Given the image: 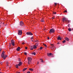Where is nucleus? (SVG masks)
Masks as SVG:
<instances>
[{"instance_id":"c756f323","label":"nucleus","mask_w":73,"mask_h":73,"mask_svg":"<svg viewBox=\"0 0 73 73\" xmlns=\"http://www.w3.org/2000/svg\"><path fill=\"white\" fill-rule=\"evenodd\" d=\"M24 54H25V55H27V53L25 52H24Z\"/></svg>"},{"instance_id":"b1692460","label":"nucleus","mask_w":73,"mask_h":73,"mask_svg":"<svg viewBox=\"0 0 73 73\" xmlns=\"http://www.w3.org/2000/svg\"><path fill=\"white\" fill-rule=\"evenodd\" d=\"M42 48H43L42 47H40L39 49L40 50H42Z\"/></svg>"},{"instance_id":"1a4fd4ad","label":"nucleus","mask_w":73,"mask_h":73,"mask_svg":"<svg viewBox=\"0 0 73 73\" xmlns=\"http://www.w3.org/2000/svg\"><path fill=\"white\" fill-rule=\"evenodd\" d=\"M33 49H36L37 48V46H36V45H33Z\"/></svg>"},{"instance_id":"6e6552de","label":"nucleus","mask_w":73,"mask_h":73,"mask_svg":"<svg viewBox=\"0 0 73 73\" xmlns=\"http://www.w3.org/2000/svg\"><path fill=\"white\" fill-rule=\"evenodd\" d=\"M18 66H20L22 65V62H20L19 63V64H18Z\"/></svg>"},{"instance_id":"aec40b11","label":"nucleus","mask_w":73,"mask_h":73,"mask_svg":"<svg viewBox=\"0 0 73 73\" xmlns=\"http://www.w3.org/2000/svg\"><path fill=\"white\" fill-rule=\"evenodd\" d=\"M15 66L16 68H19V67H18V66H18V64H16Z\"/></svg>"},{"instance_id":"5701e85b","label":"nucleus","mask_w":73,"mask_h":73,"mask_svg":"<svg viewBox=\"0 0 73 73\" xmlns=\"http://www.w3.org/2000/svg\"><path fill=\"white\" fill-rule=\"evenodd\" d=\"M11 43L14 42V41L13 40H11Z\"/></svg>"},{"instance_id":"2f4dec72","label":"nucleus","mask_w":73,"mask_h":73,"mask_svg":"<svg viewBox=\"0 0 73 73\" xmlns=\"http://www.w3.org/2000/svg\"><path fill=\"white\" fill-rule=\"evenodd\" d=\"M70 24H69L68 25V27H69V28H70Z\"/></svg>"},{"instance_id":"423d86ee","label":"nucleus","mask_w":73,"mask_h":73,"mask_svg":"<svg viewBox=\"0 0 73 73\" xmlns=\"http://www.w3.org/2000/svg\"><path fill=\"white\" fill-rule=\"evenodd\" d=\"M26 34L27 35H31V36L33 35V34H32V33L31 32H27Z\"/></svg>"},{"instance_id":"9b49d317","label":"nucleus","mask_w":73,"mask_h":73,"mask_svg":"<svg viewBox=\"0 0 73 73\" xmlns=\"http://www.w3.org/2000/svg\"><path fill=\"white\" fill-rule=\"evenodd\" d=\"M20 49H21L20 47H19L17 48V51H20Z\"/></svg>"},{"instance_id":"f257e3e1","label":"nucleus","mask_w":73,"mask_h":73,"mask_svg":"<svg viewBox=\"0 0 73 73\" xmlns=\"http://www.w3.org/2000/svg\"><path fill=\"white\" fill-rule=\"evenodd\" d=\"M5 53V52L4 51H3L2 53L1 54V57L3 58V59L4 60H5L7 57V55H5V54H4Z\"/></svg>"},{"instance_id":"09e8293b","label":"nucleus","mask_w":73,"mask_h":73,"mask_svg":"<svg viewBox=\"0 0 73 73\" xmlns=\"http://www.w3.org/2000/svg\"><path fill=\"white\" fill-rule=\"evenodd\" d=\"M1 70V69L0 68V70Z\"/></svg>"},{"instance_id":"f8f14e48","label":"nucleus","mask_w":73,"mask_h":73,"mask_svg":"<svg viewBox=\"0 0 73 73\" xmlns=\"http://www.w3.org/2000/svg\"><path fill=\"white\" fill-rule=\"evenodd\" d=\"M52 53H47V55L48 56H51V55H52Z\"/></svg>"},{"instance_id":"39448f33","label":"nucleus","mask_w":73,"mask_h":73,"mask_svg":"<svg viewBox=\"0 0 73 73\" xmlns=\"http://www.w3.org/2000/svg\"><path fill=\"white\" fill-rule=\"evenodd\" d=\"M18 34L19 35H21L23 32H22V30H19L18 31Z\"/></svg>"},{"instance_id":"ea45409f","label":"nucleus","mask_w":73,"mask_h":73,"mask_svg":"<svg viewBox=\"0 0 73 73\" xmlns=\"http://www.w3.org/2000/svg\"><path fill=\"white\" fill-rule=\"evenodd\" d=\"M16 73H20V72H17Z\"/></svg>"},{"instance_id":"72a5a7b5","label":"nucleus","mask_w":73,"mask_h":73,"mask_svg":"<svg viewBox=\"0 0 73 73\" xmlns=\"http://www.w3.org/2000/svg\"><path fill=\"white\" fill-rule=\"evenodd\" d=\"M27 73H31V72H30L29 71V72H27Z\"/></svg>"},{"instance_id":"8fccbe9b","label":"nucleus","mask_w":73,"mask_h":73,"mask_svg":"<svg viewBox=\"0 0 73 73\" xmlns=\"http://www.w3.org/2000/svg\"><path fill=\"white\" fill-rule=\"evenodd\" d=\"M0 73H2V72H0Z\"/></svg>"},{"instance_id":"f704fd0d","label":"nucleus","mask_w":73,"mask_h":73,"mask_svg":"<svg viewBox=\"0 0 73 73\" xmlns=\"http://www.w3.org/2000/svg\"><path fill=\"white\" fill-rule=\"evenodd\" d=\"M25 44V42H23V43H22V44Z\"/></svg>"},{"instance_id":"ddd939ff","label":"nucleus","mask_w":73,"mask_h":73,"mask_svg":"<svg viewBox=\"0 0 73 73\" xmlns=\"http://www.w3.org/2000/svg\"><path fill=\"white\" fill-rule=\"evenodd\" d=\"M31 61L28 60V64H29V65H30V64H31Z\"/></svg>"},{"instance_id":"412c9836","label":"nucleus","mask_w":73,"mask_h":73,"mask_svg":"<svg viewBox=\"0 0 73 73\" xmlns=\"http://www.w3.org/2000/svg\"><path fill=\"white\" fill-rule=\"evenodd\" d=\"M68 31H69V32H70V31H71V29L70 28H69L68 29Z\"/></svg>"},{"instance_id":"20e7f679","label":"nucleus","mask_w":73,"mask_h":73,"mask_svg":"<svg viewBox=\"0 0 73 73\" xmlns=\"http://www.w3.org/2000/svg\"><path fill=\"white\" fill-rule=\"evenodd\" d=\"M19 25L21 27H24V23L21 21L20 22Z\"/></svg>"},{"instance_id":"0eeeda50","label":"nucleus","mask_w":73,"mask_h":73,"mask_svg":"<svg viewBox=\"0 0 73 73\" xmlns=\"http://www.w3.org/2000/svg\"><path fill=\"white\" fill-rule=\"evenodd\" d=\"M60 35H59V36L57 38V40H61L62 39V37H60Z\"/></svg>"},{"instance_id":"4be33fe9","label":"nucleus","mask_w":73,"mask_h":73,"mask_svg":"<svg viewBox=\"0 0 73 73\" xmlns=\"http://www.w3.org/2000/svg\"><path fill=\"white\" fill-rule=\"evenodd\" d=\"M62 42L63 43H65V42H66V40H64Z\"/></svg>"},{"instance_id":"37998d69","label":"nucleus","mask_w":73,"mask_h":73,"mask_svg":"<svg viewBox=\"0 0 73 73\" xmlns=\"http://www.w3.org/2000/svg\"><path fill=\"white\" fill-rule=\"evenodd\" d=\"M57 44H59V42H58L57 43Z\"/></svg>"},{"instance_id":"603ef678","label":"nucleus","mask_w":73,"mask_h":73,"mask_svg":"<svg viewBox=\"0 0 73 73\" xmlns=\"http://www.w3.org/2000/svg\"><path fill=\"white\" fill-rule=\"evenodd\" d=\"M53 19H54V18H53Z\"/></svg>"},{"instance_id":"7ed1b4c3","label":"nucleus","mask_w":73,"mask_h":73,"mask_svg":"<svg viewBox=\"0 0 73 73\" xmlns=\"http://www.w3.org/2000/svg\"><path fill=\"white\" fill-rule=\"evenodd\" d=\"M54 30L53 29H51L50 30V32L49 33L50 34L52 33H54Z\"/></svg>"},{"instance_id":"79ce46f5","label":"nucleus","mask_w":73,"mask_h":73,"mask_svg":"<svg viewBox=\"0 0 73 73\" xmlns=\"http://www.w3.org/2000/svg\"><path fill=\"white\" fill-rule=\"evenodd\" d=\"M19 61H21V60H20V59H19Z\"/></svg>"},{"instance_id":"473e14b6","label":"nucleus","mask_w":73,"mask_h":73,"mask_svg":"<svg viewBox=\"0 0 73 73\" xmlns=\"http://www.w3.org/2000/svg\"><path fill=\"white\" fill-rule=\"evenodd\" d=\"M64 13H65V12H66H66H67V11H66V10H65V11H64Z\"/></svg>"},{"instance_id":"c85d7f7f","label":"nucleus","mask_w":73,"mask_h":73,"mask_svg":"<svg viewBox=\"0 0 73 73\" xmlns=\"http://www.w3.org/2000/svg\"><path fill=\"white\" fill-rule=\"evenodd\" d=\"M43 45H44L46 47H47V46L45 44H43Z\"/></svg>"},{"instance_id":"cd10ccee","label":"nucleus","mask_w":73,"mask_h":73,"mask_svg":"<svg viewBox=\"0 0 73 73\" xmlns=\"http://www.w3.org/2000/svg\"><path fill=\"white\" fill-rule=\"evenodd\" d=\"M53 13L54 15H56V12H53Z\"/></svg>"},{"instance_id":"393cba45","label":"nucleus","mask_w":73,"mask_h":73,"mask_svg":"<svg viewBox=\"0 0 73 73\" xmlns=\"http://www.w3.org/2000/svg\"><path fill=\"white\" fill-rule=\"evenodd\" d=\"M43 19H41V21L42 22H44V20H42Z\"/></svg>"},{"instance_id":"dca6fc26","label":"nucleus","mask_w":73,"mask_h":73,"mask_svg":"<svg viewBox=\"0 0 73 73\" xmlns=\"http://www.w3.org/2000/svg\"><path fill=\"white\" fill-rule=\"evenodd\" d=\"M32 54L33 55H34V56H35V55H36V53H35V52H32Z\"/></svg>"},{"instance_id":"bb28decb","label":"nucleus","mask_w":73,"mask_h":73,"mask_svg":"<svg viewBox=\"0 0 73 73\" xmlns=\"http://www.w3.org/2000/svg\"><path fill=\"white\" fill-rule=\"evenodd\" d=\"M50 45H51V46H52V48H53V46H54L53 44H50Z\"/></svg>"},{"instance_id":"de8ad7c7","label":"nucleus","mask_w":73,"mask_h":73,"mask_svg":"<svg viewBox=\"0 0 73 73\" xmlns=\"http://www.w3.org/2000/svg\"><path fill=\"white\" fill-rule=\"evenodd\" d=\"M4 24V23H3V24Z\"/></svg>"},{"instance_id":"4c0bfd02","label":"nucleus","mask_w":73,"mask_h":73,"mask_svg":"<svg viewBox=\"0 0 73 73\" xmlns=\"http://www.w3.org/2000/svg\"><path fill=\"white\" fill-rule=\"evenodd\" d=\"M25 48L26 49H27L28 48V47H25Z\"/></svg>"},{"instance_id":"7c9ffc66","label":"nucleus","mask_w":73,"mask_h":73,"mask_svg":"<svg viewBox=\"0 0 73 73\" xmlns=\"http://www.w3.org/2000/svg\"><path fill=\"white\" fill-rule=\"evenodd\" d=\"M31 40H32V39H33V36H32L31 38Z\"/></svg>"},{"instance_id":"a211bd4d","label":"nucleus","mask_w":73,"mask_h":73,"mask_svg":"<svg viewBox=\"0 0 73 73\" xmlns=\"http://www.w3.org/2000/svg\"><path fill=\"white\" fill-rule=\"evenodd\" d=\"M11 44L13 45V46H15V42H13V43H11Z\"/></svg>"},{"instance_id":"a18cd8bd","label":"nucleus","mask_w":73,"mask_h":73,"mask_svg":"<svg viewBox=\"0 0 73 73\" xmlns=\"http://www.w3.org/2000/svg\"><path fill=\"white\" fill-rule=\"evenodd\" d=\"M9 46H11V43L10 44Z\"/></svg>"},{"instance_id":"c9c22d12","label":"nucleus","mask_w":73,"mask_h":73,"mask_svg":"<svg viewBox=\"0 0 73 73\" xmlns=\"http://www.w3.org/2000/svg\"><path fill=\"white\" fill-rule=\"evenodd\" d=\"M8 63H9V62H6V64H8Z\"/></svg>"},{"instance_id":"58836bf2","label":"nucleus","mask_w":73,"mask_h":73,"mask_svg":"<svg viewBox=\"0 0 73 73\" xmlns=\"http://www.w3.org/2000/svg\"><path fill=\"white\" fill-rule=\"evenodd\" d=\"M54 4H55V5H57V3H54Z\"/></svg>"},{"instance_id":"3c124183","label":"nucleus","mask_w":73,"mask_h":73,"mask_svg":"<svg viewBox=\"0 0 73 73\" xmlns=\"http://www.w3.org/2000/svg\"><path fill=\"white\" fill-rule=\"evenodd\" d=\"M0 27H1V25H0Z\"/></svg>"},{"instance_id":"e433bc0d","label":"nucleus","mask_w":73,"mask_h":73,"mask_svg":"<svg viewBox=\"0 0 73 73\" xmlns=\"http://www.w3.org/2000/svg\"><path fill=\"white\" fill-rule=\"evenodd\" d=\"M0 64H3V62H0Z\"/></svg>"},{"instance_id":"c03bdc74","label":"nucleus","mask_w":73,"mask_h":73,"mask_svg":"<svg viewBox=\"0 0 73 73\" xmlns=\"http://www.w3.org/2000/svg\"><path fill=\"white\" fill-rule=\"evenodd\" d=\"M39 64V62H37V64Z\"/></svg>"},{"instance_id":"9d476101","label":"nucleus","mask_w":73,"mask_h":73,"mask_svg":"<svg viewBox=\"0 0 73 73\" xmlns=\"http://www.w3.org/2000/svg\"><path fill=\"white\" fill-rule=\"evenodd\" d=\"M28 61H32V59L30 57H28L27 58Z\"/></svg>"},{"instance_id":"49530a36","label":"nucleus","mask_w":73,"mask_h":73,"mask_svg":"<svg viewBox=\"0 0 73 73\" xmlns=\"http://www.w3.org/2000/svg\"><path fill=\"white\" fill-rule=\"evenodd\" d=\"M36 46H38V45H36Z\"/></svg>"},{"instance_id":"4468645a","label":"nucleus","mask_w":73,"mask_h":73,"mask_svg":"<svg viewBox=\"0 0 73 73\" xmlns=\"http://www.w3.org/2000/svg\"><path fill=\"white\" fill-rule=\"evenodd\" d=\"M30 49H31V50H33V46H31L30 47Z\"/></svg>"},{"instance_id":"6ab92c4d","label":"nucleus","mask_w":73,"mask_h":73,"mask_svg":"<svg viewBox=\"0 0 73 73\" xmlns=\"http://www.w3.org/2000/svg\"><path fill=\"white\" fill-rule=\"evenodd\" d=\"M40 62H44V61L40 59Z\"/></svg>"},{"instance_id":"a878e982","label":"nucleus","mask_w":73,"mask_h":73,"mask_svg":"<svg viewBox=\"0 0 73 73\" xmlns=\"http://www.w3.org/2000/svg\"><path fill=\"white\" fill-rule=\"evenodd\" d=\"M29 70H31V71H33V69L32 68H30Z\"/></svg>"},{"instance_id":"f03ea898","label":"nucleus","mask_w":73,"mask_h":73,"mask_svg":"<svg viewBox=\"0 0 73 73\" xmlns=\"http://www.w3.org/2000/svg\"><path fill=\"white\" fill-rule=\"evenodd\" d=\"M65 21L66 22L67 21L68 23H69V22H70V21L68 20L66 18L64 17L62 19V22H63V23H64L65 22Z\"/></svg>"},{"instance_id":"a19ab883","label":"nucleus","mask_w":73,"mask_h":73,"mask_svg":"<svg viewBox=\"0 0 73 73\" xmlns=\"http://www.w3.org/2000/svg\"><path fill=\"white\" fill-rule=\"evenodd\" d=\"M49 38H50L49 37H48L47 38V39H49Z\"/></svg>"},{"instance_id":"2eb2a0df","label":"nucleus","mask_w":73,"mask_h":73,"mask_svg":"<svg viewBox=\"0 0 73 73\" xmlns=\"http://www.w3.org/2000/svg\"><path fill=\"white\" fill-rule=\"evenodd\" d=\"M66 40L67 41H68L69 40V38H65Z\"/></svg>"},{"instance_id":"f3484780","label":"nucleus","mask_w":73,"mask_h":73,"mask_svg":"<svg viewBox=\"0 0 73 73\" xmlns=\"http://www.w3.org/2000/svg\"><path fill=\"white\" fill-rule=\"evenodd\" d=\"M27 69V68H24L23 70V72H24V71H25V70H26Z\"/></svg>"}]
</instances>
